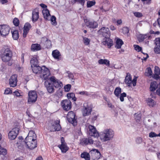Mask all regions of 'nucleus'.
<instances>
[{
	"instance_id": "nucleus-10",
	"label": "nucleus",
	"mask_w": 160,
	"mask_h": 160,
	"mask_svg": "<svg viewBox=\"0 0 160 160\" xmlns=\"http://www.w3.org/2000/svg\"><path fill=\"white\" fill-rule=\"evenodd\" d=\"M63 109L66 111L69 110L72 108V102L69 99H65L61 102Z\"/></svg>"
},
{
	"instance_id": "nucleus-35",
	"label": "nucleus",
	"mask_w": 160,
	"mask_h": 160,
	"mask_svg": "<svg viewBox=\"0 0 160 160\" xmlns=\"http://www.w3.org/2000/svg\"><path fill=\"white\" fill-rule=\"evenodd\" d=\"M121 92V88L120 87H117L115 88L114 91V93L116 97H118Z\"/></svg>"
},
{
	"instance_id": "nucleus-54",
	"label": "nucleus",
	"mask_w": 160,
	"mask_h": 160,
	"mask_svg": "<svg viewBox=\"0 0 160 160\" xmlns=\"http://www.w3.org/2000/svg\"><path fill=\"white\" fill-rule=\"evenodd\" d=\"M61 144L60 145H67L66 143L65 142L64 138L63 137H61Z\"/></svg>"
},
{
	"instance_id": "nucleus-48",
	"label": "nucleus",
	"mask_w": 160,
	"mask_h": 160,
	"mask_svg": "<svg viewBox=\"0 0 160 160\" xmlns=\"http://www.w3.org/2000/svg\"><path fill=\"white\" fill-rule=\"evenodd\" d=\"M147 37V35H142L139 36L138 38L139 40L140 41H143Z\"/></svg>"
},
{
	"instance_id": "nucleus-17",
	"label": "nucleus",
	"mask_w": 160,
	"mask_h": 160,
	"mask_svg": "<svg viewBox=\"0 0 160 160\" xmlns=\"http://www.w3.org/2000/svg\"><path fill=\"white\" fill-rule=\"evenodd\" d=\"M17 76L16 75H13L10 77L9 80V83L11 87H14L17 85Z\"/></svg>"
},
{
	"instance_id": "nucleus-57",
	"label": "nucleus",
	"mask_w": 160,
	"mask_h": 160,
	"mask_svg": "<svg viewBox=\"0 0 160 160\" xmlns=\"http://www.w3.org/2000/svg\"><path fill=\"white\" fill-rule=\"evenodd\" d=\"M149 137L150 138L156 137V134L153 132H151L149 133Z\"/></svg>"
},
{
	"instance_id": "nucleus-34",
	"label": "nucleus",
	"mask_w": 160,
	"mask_h": 160,
	"mask_svg": "<svg viewBox=\"0 0 160 160\" xmlns=\"http://www.w3.org/2000/svg\"><path fill=\"white\" fill-rule=\"evenodd\" d=\"M58 146L62 152L65 153L69 149V148L67 145H58Z\"/></svg>"
},
{
	"instance_id": "nucleus-18",
	"label": "nucleus",
	"mask_w": 160,
	"mask_h": 160,
	"mask_svg": "<svg viewBox=\"0 0 160 160\" xmlns=\"http://www.w3.org/2000/svg\"><path fill=\"white\" fill-rule=\"evenodd\" d=\"M156 46L154 48V51L156 54H160V38L155 39Z\"/></svg>"
},
{
	"instance_id": "nucleus-1",
	"label": "nucleus",
	"mask_w": 160,
	"mask_h": 160,
	"mask_svg": "<svg viewBox=\"0 0 160 160\" xmlns=\"http://www.w3.org/2000/svg\"><path fill=\"white\" fill-rule=\"evenodd\" d=\"M44 85L48 92L50 94H52L55 91L54 87L60 89L62 87L63 84L55 77L52 76L49 79L45 82Z\"/></svg>"
},
{
	"instance_id": "nucleus-55",
	"label": "nucleus",
	"mask_w": 160,
	"mask_h": 160,
	"mask_svg": "<svg viewBox=\"0 0 160 160\" xmlns=\"http://www.w3.org/2000/svg\"><path fill=\"white\" fill-rule=\"evenodd\" d=\"M160 74V73L158 72V73H154L153 77V78L156 80H158L160 78V77L159 76Z\"/></svg>"
},
{
	"instance_id": "nucleus-56",
	"label": "nucleus",
	"mask_w": 160,
	"mask_h": 160,
	"mask_svg": "<svg viewBox=\"0 0 160 160\" xmlns=\"http://www.w3.org/2000/svg\"><path fill=\"white\" fill-rule=\"evenodd\" d=\"M93 143L97 147H99L100 145V142L98 140L93 141Z\"/></svg>"
},
{
	"instance_id": "nucleus-27",
	"label": "nucleus",
	"mask_w": 160,
	"mask_h": 160,
	"mask_svg": "<svg viewBox=\"0 0 160 160\" xmlns=\"http://www.w3.org/2000/svg\"><path fill=\"white\" fill-rule=\"evenodd\" d=\"M38 60L36 58L33 57L32 58L30 61L31 68L38 65Z\"/></svg>"
},
{
	"instance_id": "nucleus-7",
	"label": "nucleus",
	"mask_w": 160,
	"mask_h": 160,
	"mask_svg": "<svg viewBox=\"0 0 160 160\" xmlns=\"http://www.w3.org/2000/svg\"><path fill=\"white\" fill-rule=\"evenodd\" d=\"M23 143L26 145L27 148L30 150H33L37 146V142L36 139H32L31 138L27 141H23Z\"/></svg>"
},
{
	"instance_id": "nucleus-15",
	"label": "nucleus",
	"mask_w": 160,
	"mask_h": 160,
	"mask_svg": "<svg viewBox=\"0 0 160 160\" xmlns=\"http://www.w3.org/2000/svg\"><path fill=\"white\" fill-rule=\"evenodd\" d=\"M80 140V144L82 146L92 144L93 142V140L90 137L82 138Z\"/></svg>"
},
{
	"instance_id": "nucleus-9",
	"label": "nucleus",
	"mask_w": 160,
	"mask_h": 160,
	"mask_svg": "<svg viewBox=\"0 0 160 160\" xmlns=\"http://www.w3.org/2000/svg\"><path fill=\"white\" fill-rule=\"evenodd\" d=\"M10 28L8 25L3 24L0 25V33L1 35L5 36L8 35L9 33Z\"/></svg>"
},
{
	"instance_id": "nucleus-51",
	"label": "nucleus",
	"mask_w": 160,
	"mask_h": 160,
	"mask_svg": "<svg viewBox=\"0 0 160 160\" xmlns=\"http://www.w3.org/2000/svg\"><path fill=\"white\" fill-rule=\"evenodd\" d=\"M134 14L135 16H136V17L139 18H141L142 16V14L141 13L139 12H135L134 13Z\"/></svg>"
},
{
	"instance_id": "nucleus-40",
	"label": "nucleus",
	"mask_w": 160,
	"mask_h": 160,
	"mask_svg": "<svg viewBox=\"0 0 160 160\" xmlns=\"http://www.w3.org/2000/svg\"><path fill=\"white\" fill-rule=\"evenodd\" d=\"M95 3L96 2L94 0L88 1L87 2V7L88 8H90L95 5Z\"/></svg>"
},
{
	"instance_id": "nucleus-19",
	"label": "nucleus",
	"mask_w": 160,
	"mask_h": 160,
	"mask_svg": "<svg viewBox=\"0 0 160 160\" xmlns=\"http://www.w3.org/2000/svg\"><path fill=\"white\" fill-rule=\"evenodd\" d=\"M52 55L54 59H57L58 61L62 60L61 57V54L60 52L57 49L54 50L52 52Z\"/></svg>"
},
{
	"instance_id": "nucleus-8",
	"label": "nucleus",
	"mask_w": 160,
	"mask_h": 160,
	"mask_svg": "<svg viewBox=\"0 0 160 160\" xmlns=\"http://www.w3.org/2000/svg\"><path fill=\"white\" fill-rule=\"evenodd\" d=\"M28 103L30 104L34 103L37 99V95L35 91H31L28 93Z\"/></svg>"
},
{
	"instance_id": "nucleus-22",
	"label": "nucleus",
	"mask_w": 160,
	"mask_h": 160,
	"mask_svg": "<svg viewBox=\"0 0 160 160\" xmlns=\"http://www.w3.org/2000/svg\"><path fill=\"white\" fill-rule=\"evenodd\" d=\"M42 48L40 44L38 43L32 44L31 46V50L33 52L37 51L41 49Z\"/></svg>"
},
{
	"instance_id": "nucleus-50",
	"label": "nucleus",
	"mask_w": 160,
	"mask_h": 160,
	"mask_svg": "<svg viewBox=\"0 0 160 160\" xmlns=\"http://www.w3.org/2000/svg\"><path fill=\"white\" fill-rule=\"evenodd\" d=\"M137 77L135 76H134V78L132 81V83L133 86L135 87L136 85L137 80Z\"/></svg>"
},
{
	"instance_id": "nucleus-20",
	"label": "nucleus",
	"mask_w": 160,
	"mask_h": 160,
	"mask_svg": "<svg viewBox=\"0 0 160 160\" xmlns=\"http://www.w3.org/2000/svg\"><path fill=\"white\" fill-rule=\"evenodd\" d=\"M103 43L104 44L107 45L109 48H110L113 44V42L112 39L110 38V37L104 38Z\"/></svg>"
},
{
	"instance_id": "nucleus-36",
	"label": "nucleus",
	"mask_w": 160,
	"mask_h": 160,
	"mask_svg": "<svg viewBox=\"0 0 160 160\" xmlns=\"http://www.w3.org/2000/svg\"><path fill=\"white\" fill-rule=\"evenodd\" d=\"M145 75L148 77H150L152 75V72L150 67H148L147 68L145 72Z\"/></svg>"
},
{
	"instance_id": "nucleus-59",
	"label": "nucleus",
	"mask_w": 160,
	"mask_h": 160,
	"mask_svg": "<svg viewBox=\"0 0 160 160\" xmlns=\"http://www.w3.org/2000/svg\"><path fill=\"white\" fill-rule=\"evenodd\" d=\"M141 118V115L140 114H138L135 117V119L137 122L139 121Z\"/></svg>"
},
{
	"instance_id": "nucleus-11",
	"label": "nucleus",
	"mask_w": 160,
	"mask_h": 160,
	"mask_svg": "<svg viewBox=\"0 0 160 160\" xmlns=\"http://www.w3.org/2000/svg\"><path fill=\"white\" fill-rule=\"evenodd\" d=\"M18 128L15 127L12 128L8 133V137L9 139L13 140L15 139L17 136L19 131Z\"/></svg>"
},
{
	"instance_id": "nucleus-28",
	"label": "nucleus",
	"mask_w": 160,
	"mask_h": 160,
	"mask_svg": "<svg viewBox=\"0 0 160 160\" xmlns=\"http://www.w3.org/2000/svg\"><path fill=\"white\" fill-rule=\"evenodd\" d=\"M12 37L13 39L17 40L19 38V35L18 31V30H14L13 31H11Z\"/></svg>"
},
{
	"instance_id": "nucleus-4",
	"label": "nucleus",
	"mask_w": 160,
	"mask_h": 160,
	"mask_svg": "<svg viewBox=\"0 0 160 160\" xmlns=\"http://www.w3.org/2000/svg\"><path fill=\"white\" fill-rule=\"evenodd\" d=\"M114 134V131L111 129H105L102 132V136H100V138L104 142L109 141L112 139Z\"/></svg>"
},
{
	"instance_id": "nucleus-24",
	"label": "nucleus",
	"mask_w": 160,
	"mask_h": 160,
	"mask_svg": "<svg viewBox=\"0 0 160 160\" xmlns=\"http://www.w3.org/2000/svg\"><path fill=\"white\" fill-rule=\"evenodd\" d=\"M44 18L46 20H49V18L51 16L49 10L48 9L43 10L42 11Z\"/></svg>"
},
{
	"instance_id": "nucleus-41",
	"label": "nucleus",
	"mask_w": 160,
	"mask_h": 160,
	"mask_svg": "<svg viewBox=\"0 0 160 160\" xmlns=\"http://www.w3.org/2000/svg\"><path fill=\"white\" fill-rule=\"evenodd\" d=\"M74 3L77 2L83 6L85 2V0H72Z\"/></svg>"
},
{
	"instance_id": "nucleus-14",
	"label": "nucleus",
	"mask_w": 160,
	"mask_h": 160,
	"mask_svg": "<svg viewBox=\"0 0 160 160\" xmlns=\"http://www.w3.org/2000/svg\"><path fill=\"white\" fill-rule=\"evenodd\" d=\"M88 128L89 129L88 131L89 135L97 138H98L99 136V133L97 131L94 126L92 125H89L88 126Z\"/></svg>"
},
{
	"instance_id": "nucleus-39",
	"label": "nucleus",
	"mask_w": 160,
	"mask_h": 160,
	"mask_svg": "<svg viewBox=\"0 0 160 160\" xmlns=\"http://www.w3.org/2000/svg\"><path fill=\"white\" fill-rule=\"evenodd\" d=\"M31 28V25L28 22H26L24 25L23 30L29 31Z\"/></svg>"
},
{
	"instance_id": "nucleus-29",
	"label": "nucleus",
	"mask_w": 160,
	"mask_h": 160,
	"mask_svg": "<svg viewBox=\"0 0 160 160\" xmlns=\"http://www.w3.org/2000/svg\"><path fill=\"white\" fill-rule=\"evenodd\" d=\"M98 63L100 64H105L108 66L110 65L109 61L106 59H100L98 61Z\"/></svg>"
},
{
	"instance_id": "nucleus-45",
	"label": "nucleus",
	"mask_w": 160,
	"mask_h": 160,
	"mask_svg": "<svg viewBox=\"0 0 160 160\" xmlns=\"http://www.w3.org/2000/svg\"><path fill=\"white\" fill-rule=\"evenodd\" d=\"M122 32L124 34H128L129 31V28L127 27H124L122 28Z\"/></svg>"
},
{
	"instance_id": "nucleus-49",
	"label": "nucleus",
	"mask_w": 160,
	"mask_h": 160,
	"mask_svg": "<svg viewBox=\"0 0 160 160\" xmlns=\"http://www.w3.org/2000/svg\"><path fill=\"white\" fill-rule=\"evenodd\" d=\"M75 95L74 93L71 92L67 93V96L68 98L69 99L71 98H72L73 97H74Z\"/></svg>"
},
{
	"instance_id": "nucleus-23",
	"label": "nucleus",
	"mask_w": 160,
	"mask_h": 160,
	"mask_svg": "<svg viewBox=\"0 0 160 160\" xmlns=\"http://www.w3.org/2000/svg\"><path fill=\"white\" fill-rule=\"evenodd\" d=\"M92 111V108L89 107H85L83 110V115L84 116H86L89 115L91 113Z\"/></svg>"
},
{
	"instance_id": "nucleus-64",
	"label": "nucleus",
	"mask_w": 160,
	"mask_h": 160,
	"mask_svg": "<svg viewBox=\"0 0 160 160\" xmlns=\"http://www.w3.org/2000/svg\"><path fill=\"white\" fill-rule=\"evenodd\" d=\"M157 94L160 96V87L156 90Z\"/></svg>"
},
{
	"instance_id": "nucleus-6",
	"label": "nucleus",
	"mask_w": 160,
	"mask_h": 160,
	"mask_svg": "<svg viewBox=\"0 0 160 160\" xmlns=\"http://www.w3.org/2000/svg\"><path fill=\"white\" fill-rule=\"evenodd\" d=\"M61 129L60 124V120H56L52 122L51 125L48 127V129L50 132L59 131Z\"/></svg>"
},
{
	"instance_id": "nucleus-37",
	"label": "nucleus",
	"mask_w": 160,
	"mask_h": 160,
	"mask_svg": "<svg viewBox=\"0 0 160 160\" xmlns=\"http://www.w3.org/2000/svg\"><path fill=\"white\" fill-rule=\"evenodd\" d=\"M44 39H45V42L44 44V47L45 48H50L51 46V41L48 40L47 38Z\"/></svg>"
},
{
	"instance_id": "nucleus-26",
	"label": "nucleus",
	"mask_w": 160,
	"mask_h": 160,
	"mask_svg": "<svg viewBox=\"0 0 160 160\" xmlns=\"http://www.w3.org/2000/svg\"><path fill=\"white\" fill-rule=\"evenodd\" d=\"M128 73L125 78V82L128 86L130 87L131 86L132 83V77L130 75L129 76V77H128Z\"/></svg>"
},
{
	"instance_id": "nucleus-30",
	"label": "nucleus",
	"mask_w": 160,
	"mask_h": 160,
	"mask_svg": "<svg viewBox=\"0 0 160 160\" xmlns=\"http://www.w3.org/2000/svg\"><path fill=\"white\" fill-rule=\"evenodd\" d=\"M123 44V42L122 40L118 38L116 40L115 47L117 48H120Z\"/></svg>"
},
{
	"instance_id": "nucleus-52",
	"label": "nucleus",
	"mask_w": 160,
	"mask_h": 160,
	"mask_svg": "<svg viewBox=\"0 0 160 160\" xmlns=\"http://www.w3.org/2000/svg\"><path fill=\"white\" fill-rule=\"evenodd\" d=\"M12 93V90L9 88H7L5 90L4 93L6 94H8Z\"/></svg>"
},
{
	"instance_id": "nucleus-63",
	"label": "nucleus",
	"mask_w": 160,
	"mask_h": 160,
	"mask_svg": "<svg viewBox=\"0 0 160 160\" xmlns=\"http://www.w3.org/2000/svg\"><path fill=\"white\" fill-rule=\"evenodd\" d=\"M8 2V0H0V2L2 4H4Z\"/></svg>"
},
{
	"instance_id": "nucleus-47",
	"label": "nucleus",
	"mask_w": 160,
	"mask_h": 160,
	"mask_svg": "<svg viewBox=\"0 0 160 160\" xmlns=\"http://www.w3.org/2000/svg\"><path fill=\"white\" fill-rule=\"evenodd\" d=\"M127 97V94L125 92H123L121 94L120 96V101L122 102L124 101V97Z\"/></svg>"
},
{
	"instance_id": "nucleus-62",
	"label": "nucleus",
	"mask_w": 160,
	"mask_h": 160,
	"mask_svg": "<svg viewBox=\"0 0 160 160\" xmlns=\"http://www.w3.org/2000/svg\"><path fill=\"white\" fill-rule=\"evenodd\" d=\"M68 77L69 78L72 79L74 78V75L72 73H71L68 75Z\"/></svg>"
},
{
	"instance_id": "nucleus-46",
	"label": "nucleus",
	"mask_w": 160,
	"mask_h": 160,
	"mask_svg": "<svg viewBox=\"0 0 160 160\" xmlns=\"http://www.w3.org/2000/svg\"><path fill=\"white\" fill-rule=\"evenodd\" d=\"M71 87V85L70 84H68L64 86V89L65 92H68L70 90Z\"/></svg>"
},
{
	"instance_id": "nucleus-44",
	"label": "nucleus",
	"mask_w": 160,
	"mask_h": 160,
	"mask_svg": "<svg viewBox=\"0 0 160 160\" xmlns=\"http://www.w3.org/2000/svg\"><path fill=\"white\" fill-rule=\"evenodd\" d=\"M134 49L138 52H141L142 50V47L138 45H133Z\"/></svg>"
},
{
	"instance_id": "nucleus-5",
	"label": "nucleus",
	"mask_w": 160,
	"mask_h": 160,
	"mask_svg": "<svg viewBox=\"0 0 160 160\" xmlns=\"http://www.w3.org/2000/svg\"><path fill=\"white\" fill-rule=\"evenodd\" d=\"M67 119L68 122L75 126L77 124V118L75 113L73 111H71L68 112Z\"/></svg>"
},
{
	"instance_id": "nucleus-43",
	"label": "nucleus",
	"mask_w": 160,
	"mask_h": 160,
	"mask_svg": "<svg viewBox=\"0 0 160 160\" xmlns=\"http://www.w3.org/2000/svg\"><path fill=\"white\" fill-rule=\"evenodd\" d=\"M13 23L15 26L17 27L19 26L20 22L18 18H15L13 20Z\"/></svg>"
},
{
	"instance_id": "nucleus-21",
	"label": "nucleus",
	"mask_w": 160,
	"mask_h": 160,
	"mask_svg": "<svg viewBox=\"0 0 160 160\" xmlns=\"http://www.w3.org/2000/svg\"><path fill=\"white\" fill-rule=\"evenodd\" d=\"M31 138L32 139H37V135L35 133V132L32 130L30 131L28 134L27 136L25 139V141H27V140H28Z\"/></svg>"
},
{
	"instance_id": "nucleus-32",
	"label": "nucleus",
	"mask_w": 160,
	"mask_h": 160,
	"mask_svg": "<svg viewBox=\"0 0 160 160\" xmlns=\"http://www.w3.org/2000/svg\"><path fill=\"white\" fill-rule=\"evenodd\" d=\"M147 101L148 105L150 107H153L156 104V102L151 98H148Z\"/></svg>"
},
{
	"instance_id": "nucleus-53",
	"label": "nucleus",
	"mask_w": 160,
	"mask_h": 160,
	"mask_svg": "<svg viewBox=\"0 0 160 160\" xmlns=\"http://www.w3.org/2000/svg\"><path fill=\"white\" fill-rule=\"evenodd\" d=\"M136 142L138 144L141 143L142 142V138L140 137L138 138L136 140Z\"/></svg>"
},
{
	"instance_id": "nucleus-38",
	"label": "nucleus",
	"mask_w": 160,
	"mask_h": 160,
	"mask_svg": "<svg viewBox=\"0 0 160 160\" xmlns=\"http://www.w3.org/2000/svg\"><path fill=\"white\" fill-rule=\"evenodd\" d=\"M50 20L52 24L54 26H56L57 24V22H56V18L54 16H52L50 18H49V20Z\"/></svg>"
},
{
	"instance_id": "nucleus-16",
	"label": "nucleus",
	"mask_w": 160,
	"mask_h": 160,
	"mask_svg": "<svg viewBox=\"0 0 160 160\" xmlns=\"http://www.w3.org/2000/svg\"><path fill=\"white\" fill-rule=\"evenodd\" d=\"M90 153L94 159H98L101 156V154L99 151L96 149H93L90 152Z\"/></svg>"
},
{
	"instance_id": "nucleus-61",
	"label": "nucleus",
	"mask_w": 160,
	"mask_h": 160,
	"mask_svg": "<svg viewBox=\"0 0 160 160\" xmlns=\"http://www.w3.org/2000/svg\"><path fill=\"white\" fill-rule=\"evenodd\" d=\"M14 93L15 95L17 97H18L20 96V93L18 91H15L13 92Z\"/></svg>"
},
{
	"instance_id": "nucleus-60",
	"label": "nucleus",
	"mask_w": 160,
	"mask_h": 160,
	"mask_svg": "<svg viewBox=\"0 0 160 160\" xmlns=\"http://www.w3.org/2000/svg\"><path fill=\"white\" fill-rule=\"evenodd\" d=\"M40 6L42 8H45V9H47V6L45 4L43 3H41L40 4Z\"/></svg>"
},
{
	"instance_id": "nucleus-33",
	"label": "nucleus",
	"mask_w": 160,
	"mask_h": 160,
	"mask_svg": "<svg viewBox=\"0 0 160 160\" xmlns=\"http://www.w3.org/2000/svg\"><path fill=\"white\" fill-rule=\"evenodd\" d=\"M158 86L157 85L156 82H152L151 83L150 87V90L151 91L153 92L155 91L157 88Z\"/></svg>"
},
{
	"instance_id": "nucleus-13",
	"label": "nucleus",
	"mask_w": 160,
	"mask_h": 160,
	"mask_svg": "<svg viewBox=\"0 0 160 160\" xmlns=\"http://www.w3.org/2000/svg\"><path fill=\"white\" fill-rule=\"evenodd\" d=\"M98 32L100 33V34H102L104 38H109L110 37V33L109 28L103 27L101 28Z\"/></svg>"
},
{
	"instance_id": "nucleus-58",
	"label": "nucleus",
	"mask_w": 160,
	"mask_h": 160,
	"mask_svg": "<svg viewBox=\"0 0 160 160\" xmlns=\"http://www.w3.org/2000/svg\"><path fill=\"white\" fill-rule=\"evenodd\" d=\"M160 73V70L158 67V66H155L154 69V73Z\"/></svg>"
},
{
	"instance_id": "nucleus-2",
	"label": "nucleus",
	"mask_w": 160,
	"mask_h": 160,
	"mask_svg": "<svg viewBox=\"0 0 160 160\" xmlns=\"http://www.w3.org/2000/svg\"><path fill=\"white\" fill-rule=\"evenodd\" d=\"M31 68L33 73L40 74V77L44 80L48 79V76L51 74L49 70L45 66L41 67L37 65L33 66Z\"/></svg>"
},
{
	"instance_id": "nucleus-12",
	"label": "nucleus",
	"mask_w": 160,
	"mask_h": 160,
	"mask_svg": "<svg viewBox=\"0 0 160 160\" xmlns=\"http://www.w3.org/2000/svg\"><path fill=\"white\" fill-rule=\"evenodd\" d=\"M84 22L86 26L89 28L95 29L98 26V23L95 21H90L87 19H84Z\"/></svg>"
},
{
	"instance_id": "nucleus-42",
	"label": "nucleus",
	"mask_w": 160,
	"mask_h": 160,
	"mask_svg": "<svg viewBox=\"0 0 160 160\" xmlns=\"http://www.w3.org/2000/svg\"><path fill=\"white\" fill-rule=\"evenodd\" d=\"M83 41L84 43L86 45H88L89 44L90 40L86 37H83Z\"/></svg>"
},
{
	"instance_id": "nucleus-31",
	"label": "nucleus",
	"mask_w": 160,
	"mask_h": 160,
	"mask_svg": "<svg viewBox=\"0 0 160 160\" xmlns=\"http://www.w3.org/2000/svg\"><path fill=\"white\" fill-rule=\"evenodd\" d=\"M82 158H84L86 160H90V159L89 153L87 152H83L81 155Z\"/></svg>"
},
{
	"instance_id": "nucleus-25",
	"label": "nucleus",
	"mask_w": 160,
	"mask_h": 160,
	"mask_svg": "<svg viewBox=\"0 0 160 160\" xmlns=\"http://www.w3.org/2000/svg\"><path fill=\"white\" fill-rule=\"evenodd\" d=\"M36 10L35 9V11H33L32 12V20L33 22L36 21L39 17V12L38 11H36Z\"/></svg>"
},
{
	"instance_id": "nucleus-3",
	"label": "nucleus",
	"mask_w": 160,
	"mask_h": 160,
	"mask_svg": "<svg viewBox=\"0 0 160 160\" xmlns=\"http://www.w3.org/2000/svg\"><path fill=\"white\" fill-rule=\"evenodd\" d=\"M12 56V51L8 46H5L2 50L1 57L2 61L5 62H8L9 66L12 65V62H10Z\"/></svg>"
}]
</instances>
